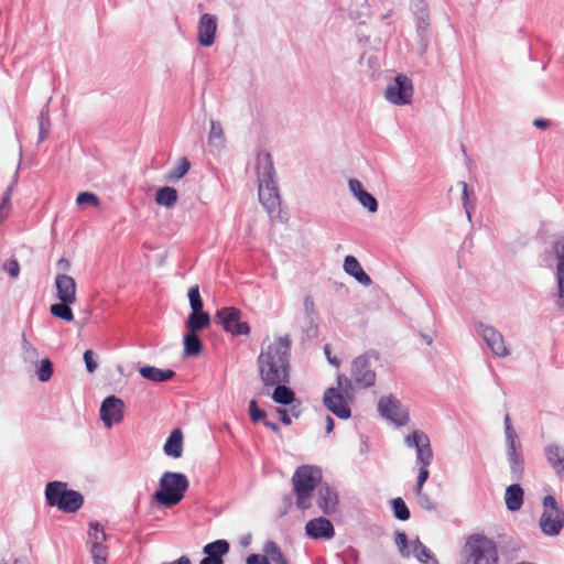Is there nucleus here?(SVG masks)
<instances>
[{
  "label": "nucleus",
  "instance_id": "47",
  "mask_svg": "<svg viewBox=\"0 0 564 564\" xmlns=\"http://www.w3.org/2000/svg\"><path fill=\"white\" fill-rule=\"evenodd\" d=\"M249 415L253 423L264 422L267 412L259 408L257 400L252 399L249 402Z\"/></svg>",
  "mask_w": 564,
  "mask_h": 564
},
{
  "label": "nucleus",
  "instance_id": "36",
  "mask_svg": "<svg viewBox=\"0 0 564 564\" xmlns=\"http://www.w3.org/2000/svg\"><path fill=\"white\" fill-rule=\"evenodd\" d=\"M229 547L230 545L228 541L219 539L214 542L207 543L204 546L203 552L206 556L223 560V556L229 552Z\"/></svg>",
  "mask_w": 564,
  "mask_h": 564
},
{
  "label": "nucleus",
  "instance_id": "1",
  "mask_svg": "<svg viewBox=\"0 0 564 564\" xmlns=\"http://www.w3.org/2000/svg\"><path fill=\"white\" fill-rule=\"evenodd\" d=\"M292 341L281 336L262 349L257 358L258 371L264 387L290 382V356Z\"/></svg>",
  "mask_w": 564,
  "mask_h": 564
},
{
  "label": "nucleus",
  "instance_id": "31",
  "mask_svg": "<svg viewBox=\"0 0 564 564\" xmlns=\"http://www.w3.org/2000/svg\"><path fill=\"white\" fill-rule=\"evenodd\" d=\"M263 555L274 564H290L288 557L282 552L279 544L273 540H268L263 545Z\"/></svg>",
  "mask_w": 564,
  "mask_h": 564
},
{
  "label": "nucleus",
  "instance_id": "49",
  "mask_svg": "<svg viewBox=\"0 0 564 564\" xmlns=\"http://www.w3.org/2000/svg\"><path fill=\"white\" fill-rule=\"evenodd\" d=\"M90 554L93 558H107L108 549L104 543L99 544V542H91Z\"/></svg>",
  "mask_w": 564,
  "mask_h": 564
},
{
  "label": "nucleus",
  "instance_id": "39",
  "mask_svg": "<svg viewBox=\"0 0 564 564\" xmlns=\"http://www.w3.org/2000/svg\"><path fill=\"white\" fill-rule=\"evenodd\" d=\"M391 508L393 516L400 521H406L411 517L410 509L405 505L404 500L400 497L391 500Z\"/></svg>",
  "mask_w": 564,
  "mask_h": 564
},
{
  "label": "nucleus",
  "instance_id": "11",
  "mask_svg": "<svg viewBox=\"0 0 564 564\" xmlns=\"http://www.w3.org/2000/svg\"><path fill=\"white\" fill-rule=\"evenodd\" d=\"M474 326L478 336L482 338L496 357L503 358L509 356L510 350L506 345L503 335L497 328L482 322H475Z\"/></svg>",
  "mask_w": 564,
  "mask_h": 564
},
{
  "label": "nucleus",
  "instance_id": "38",
  "mask_svg": "<svg viewBox=\"0 0 564 564\" xmlns=\"http://www.w3.org/2000/svg\"><path fill=\"white\" fill-rule=\"evenodd\" d=\"M54 372L53 362L48 358H43L36 364L35 375L41 382H47Z\"/></svg>",
  "mask_w": 564,
  "mask_h": 564
},
{
  "label": "nucleus",
  "instance_id": "51",
  "mask_svg": "<svg viewBox=\"0 0 564 564\" xmlns=\"http://www.w3.org/2000/svg\"><path fill=\"white\" fill-rule=\"evenodd\" d=\"M84 362L86 366V370L89 373H93L97 369L96 355L93 350L88 349L84 352Z\"/></svg>",
  "mask_w": 564,
  "mask_h": 564
},
{
  "label": "nucleus",
  "instance_id": "43",
  "mask_svg": "<svg viewBox=\"0 0 564 564\" xmlns=\"http://www.w3.org/2000/svg\"><path fill=\"white\" fill-rule=\"evenodd\" d=\"M76 203L80 207L93 206L98 207L100 204L99 197L91 192H80L77 195Z\"/></svg>",
  "mask_w": 564,
  "mask_h": 564
},
{
  "label": "nucleus",
  "instance_id": "9",
  "mask_svg": "<svg viewBox=\"0 0 564 564\" xmlns=\"http://www.w3.org/2000/svg\"><path fill=\"white\" fill-rule=\"evenodd\" d=\"M214 321L221 325L225 332L234 336L249 335L250 326L247 322L241 321V311L234 306H225L219 308Z\"/></svg>",
  "mask_w": 564,
  "mask_h": 564
},
{
  "label": "nucleus",
  "instance_id": "48",
  "mask_svg": "<svg viewBox=\"0 0 564 564\" xmlns=\"http://www.w3.org/2000/svg\"><path fill=\"white\" fill-rule=\"evenodd\" d=\"M191 167V162L186 158H181L177 164L169 172L167 176H185Z\"/></svg>",
  "mask_w": 564,
  "mask_h": 564
},
{
  "label": "nucleus",
  "instance_id": "55",
  "mask_svg": "<svg viewBox=\"0 0 564 564\" xmlns=\"http://www.w3.org/2000/svg\"><path fill=\"white\" fill-rule=\"evenodd\" d=\"M542 503H543L544 510L553 511L555 513H556V511H564L562 508L558 507L556 499L551 495L545 496L543 498Z\"/></svg>",
  "mask_w": 564,
  "mask_h": 564
},
{
  "label": "nucleus",
  "instance_id": "62",
  "mask_svg": "<svg viewBox=\"0 0 564 564\" xmlns=\"http://www.w3.org/2000/svg\"><path fill=\"white\" fill-rule=\"evenodd\" d=\"M304 310L307 314L314 313V301L311 296L304 299Z\"/></svg>",
  "mask_w": 564,
  "mask_h": 564
},
{
  "label": "nucleus",
  "instance_id": "28",
  "mask_svg": "<svg viewBox=\"0 0 564 564\" xmlns=\"http://www.w3.org/2000/svg\"><path fill=\"white\" fill-rule=\"evenodd\" d=\"M209 324L210 316L207 312H205L203 308L202 311L192 310L185 322V327L187 332L198 333L208 327Z\"/></svg>",
  "mask_w": 564,
  "mask_h": 564
},
{
  "label": "nucleus",
  "instance_id": "10",
  "mask_svg": "<svg viewBox=\"0 0 564 564\" xmlns=\"http://www.w3.org/2000/svg\"><path fill=\"white\" fill-rule=\"evenodd\" d=\"M258 196L270 217L280 213L281 196L276 178H258Z\"/></svg>",
  "mask_w": 564,
  "mask_h": 564
},
{
  "label": "nucleus",
  "instance_id": "30",
  "mask_svg": "<svg viewBox=\"0 0 564 564\" xmlns=\"http://www.w3.org/2000/svg\"><path fill=\"white\" fill-rule=\"evenodd\" d=\"M289 382L275 383L274 390L271 394L272 400L281 405H290L295 400L294 391L288 387Z\"/></svg>",
  "mask_w": 564,
  "mask_h": 564
},
{
  "label": "nucleus",
  "instance_id": "34",
  "mask_svg": "<svg viewBox=\"0 0 564 564\" xmlns=\"http://www.w3.org/2000/svg\"><path fill=\"white\" fill-rule=\"evenodd\" d=\"M184 356H197L203 350V343L197 333L187 332L183 337Z\"/></svg>",
  "mask_w": 564,
  "mask_h": 564
},
{
  "label": "nucleus",
  "instance_id": "27",
  "mask_svg": "<svg viewBox=\"0 0 564 564\" xmlns=\"http://www.w3.org/2000/svg\"><path fill=\"white\" fill-rule=\"evenodd\" d=\"M524 491L522 487L516 481L507 487L505 494V503L509 511H518L523 505Z\"/></svg>",
  "mask_w": 564,
  "mask_h": 564
},
{
  "label": "nucleus",
  "instance_id": "19",
  "mask_svg": "<svg viewBox=\"0 0 564 564\" xmlns=\"http://www.w3.org/2000/svg\"><path fill=\"white\" fill-rule=\"evenodd\" d=\"M553 248L557 259L556 281L558 300L556 301V306L564 314V238L557 240Z\"/></svg>",
  "mask_w": 564,
  "mask_h": 564
},
{
  "label": "nucleus",
  "instance_id": "52",
  "mask_svg": "<svg viewBox=\"0 0 564 564\" xmlns=\"http://www.w3.org/2000/svg\"><path fill=\"white\" fill-rule=\"evenodd\" d=\"M3 270L10 276L17 279L20 274V264L17 259H10L3 263Z\"/></svg>",
  "mask_w": 564,
  "mask_h": 564
},
{
  "label": "nucleus",
  "instance_id": "58",
  "mask_svg": "<svg viewBox=\"0 0 564 564\" xmlns=\"http://www.w3.org/2000/svg\"><path fill=\"white\" fill-rule=\"evenodd\" d=\"M39 357V351L35 347H33L32 349H29L26 352H23V358L25 361H36Z\"/></svg>",
  "mask_w": 564,
  "mask_h": 564
},
{
  "label": "nucleus",
  "instance_id": "13",
  "mask_svg": "<svg viewBox=\"0 0 564 564\" xmlns=\"http://www.w3.org/2000/svg\"><path fill=\"white\" fill-rule=\"evenodd\" d=\"M412 95V82L402 74L395 76L394 82L388 85L384 93L387 100L399 106L410 104Z\"/></svg>",
  "mask_w": 564,
  "mask_h": 564
},
{
  "label": "nucleus",
  "instance_id": "14",
  "mask_svg": "<svg viewBox=\"0 0 564 564\" xmlns=\"http://www.w3.org/2000/svg\"><path fill=\"white\" fill-rule=\"evenodd\" d=\"M99 412L105 426L111 427L122 422L124 417V402L116 395H108L101 402Z\"/></svg>",
  "mask_w": 564,
  "mask_h": 564
},
{
  "label": "nucleus",
  "instance_id": "33",
  "mask_svg": "<svg viewBox=\"0 0 564 564\" xmlns=\"http://www.w3.org/2000/svg\"><path fill=\"white\" fill-rule=\"evenodd\" d=\"M177 191L171 186L160 187L155 193V203L160 206L171 208L177 202Z\"/></svg>",
  "mask_w": 564,
  "mask_h": 564
},
{
  "label": "nucleus",
  "instance_id": "44",
  "mask_svg": "<svg viewBox=\"0 0 564 564\" xmlns=\"http://www.w3.org/2000/svg\"><path fill=\"white\" fill-rule=\"evenodd\" d=\"M394 543L399 550V553L402 557H410L411 552L409 550V540L404 532L397 531L394 535Z\"/></svg>",
  "mask_w": 564,
  "mask_h": 564
},
{
  "label": "nucleus",
  "instance_id": "54",
  "mask_svg": "<svg viewBox=\"0 0 564 564\" xmlns=\"http://www.w3.org/2000/svg\"><path fill=\"white\" fill-rule=\"evenodd\" d=\"M416 25L420 33L427 31L430 25L429 11L416 15Z\"/></svg>",
  "mask_w": 564,
  "mask_h": 564
},
{
  "label": "nucleus",
  "instance_id": "21",
  "mask_svg": "<svg viewBox=\"0 0 564 564\" xmlns=\"http://www.w3.org/2000/svg\"><path fill=\"white\" fill-rule=\"evenodd\" d=\"M56 297L65 301H76V281L65 273L55 276Z\"/></svg>",
  "mask_w": 564,
  "mask_h": 564
},
{
  "label": "nucleus",
  "instance_id": "6",
  "mask_svg": "<svg viewBox=\"0 0 564 564\" xmlns=\"http://www.w3.org/2000/svg\"><path fill=\"white\" fill-rule=\"evenodd\" d=\"M405 445L408 447L415 448L416 462L421 464L416 485L414 488V492L420 494L430 476L427 467L432 464L433 460V452L431 448L430 438L423 431L415 430L405 437Z\"/></svg>",
  "mask_w": 564,
  "mask_h": 564
},
{
  "label": "nucleus",
  "instance_id": "41",
  "mask_svg": "<svg viewBox=\"0 0 564 564\" xmlns=\"http://www.w3.org/2000/svg\"><path fill=\"white\" fill-rule=\"evenodd\" d=\"M15 185V181H13L3 192L1 202H0V221L4 220L11 210V197L13 187Z\"/></svg>",
  "mask_w": 564,
  "mask_h": 564
},
{
  "label": "nucleus",
  "instance_id": "56",
  "mask_svg": "<svg viewBox=\"0 0 564 564\" xmlns=\"http://www.w3.org/2000/svg\"><path fill=\"white\" fill-rule=\"evenodd\" d=\"M410 8L415 15L427 11L424 0H410Z\"/></svg>",
  "mask_w": 564,
  "mask_h": 564
},
{
  "label": "nucleus",
  "instance_id": "4",
  "mask_svg": "<svg viewBox=\"0 0 564 564\" xmlns=\"http://www.w3.org/2000/svg\"><path fill=\"white\" fill-rule=\"evenodd\" d=\"M337 387H330L325 390L323 403L338 419L347 420L351 416L349 401L352 399L351 380L345 375H338L336 378Z\"/></svg>",
  "mask_w": 564,
  "mask_h": 564
},
{
  "label": "nucleus",
  "instance_id": "46",
  "mask_svg": "<svg viewBox=\"0 0 564 564\" xmlns=\"http://www.w3.org/2000/svg\"><path fill=\"white\" fill-rule=\"evenodd\" d=\"M88 535L91 539V542H99V544H102L107 538L102 525L97 521L89 523Z\"/></svg>",
  "mask_w": 564,
  "mask_h": 564
},
{
  "label": "nucleus",
  "instance_id": "40",
  "mask_svg": "<svg viewBox=\"0 0 564 564\" xmlns=\"http://www.w3.org/2000/svg\"><path fill=\"white\" fill-rule=\"evenodd\" d=\"M51 129V120L48 109L45 107L40 111L39 115V142L44 141Z\"/></svg>",
  "mask_w": 564,
  "mask_h": 564
},
{
  "label": "nucleus",
  "instance_id": "26",
  "mask_svg": "<svg viewBox=\"0 0 564 564\" xmlns=\"http://www.w3.org/2000/svg\"><path fill=\"white\" fill-rule=\"evenodd\" d=\"M163 452L172 458H180L183 453V433L180 429H174L170 433L163 446Z\"/></svg>",
  "mask_w": 564,
  "mask_h": 564
},
{
  "label": "nucleus",
  "instance_id": "37",
  "mask_svg": "<svg viewBox=\"0 0 564 564\" xmlns=\"http://www.w3.org/2000/svg\"><path fill=\"white\" fill-rule=\"evenodd\" d=\"M458 185L462 187V199H463V206L465 208L466 215L468 219H471V212L474 210V200H475V193L473 188H469V186L466 184V182L460 181Z\"/></svg>",
  "mask_w": 564,
  "mask_h": 564
},
{
  "label": "nucleus",
  "instance_id": "12",
  "mask_svg": "<svg viewBox=\"0 0 564 564\" xmlns=\"http://www.w3.org/2000/svg\"><path fill=\"white\" fill-rule=\"evenodd\" d=\"M378 412L381 417L397 426H404L409 422V414L401 402L392 394L381 397L378 402Z\"/></svg>",
  "mask_w": 564,
  "mask_h": 564
},
{
  "label": "nucleus",
  "instance_id": "17",
  "mask_svg": "<svg viewBox=\"0 0 564 564\" xmlns=\"http://www.w3.org/2000/svg\"><path fill=\"white\" fill-rule=\"evenodd\" d=\"M217 31V18L209 13L200 15L197 26V40L202 46H212Z\"/></svg>",
  "mask_w": 564,
  "mask_h": 564
},
{
  "label": "nucleus",
  "instance_id": "42",
  "mask_svg": "<svg viewBox=\"0 0 564 564\" xmlns=\"http://www.w3.org/2000/svg\"><path fill=\"white\" fill-rule=\"evenodd\" d=\"M545 455L553 468L560 467L564 460L562 449L555 444H550L545 447Z\"/></svg>",
  "mask_w": 564,
  "mask_h": 564
},
{
  "label": "nucleus",
  "instance_id": "15",
  "mask_svg": "<svg viewBox=\"0 0 564 564\" xmlns=\"http://www.w3.org/2000/svg\"><path fill=\"white\" fill-rule=\"evenodd\" d=\"M506 456L510 467V476L520 481L524 475V455L520 441L506 443Z\"/></svg>",
  "mask_w": 564,
  "mask_h": 564
},
{
  "label": "nucleus",
  "instance_id": "25",
  "mask_svg": "<svg viewBox=\"0 0 564 564\" xmlns=\"http://www.w3.org/2000/svg\"><path fill=\"white\" fill-rule=\"evenodd\" d=\"M344 270L347 274L354 276L364 286H369L372 283L369 274L365 272L359 261L354 256L345 257Z\"/></svg>",
  "mask_w": 564,
  "mask_h": 564
},
{
  "label": "nucleus",
  "instance_id": "3",
  "mask_svg": "<svg viewBox=\"0 0 564 564\" xmlns=\"http://www.w3.org/2000/svg\"><path fill=\"white\" fill-rule=\"evenodd\" d=\"M189 487V481L183 473L165 471L159 481V489L153 494V500L162 507L171 508L178 505Z\"/></svg>",
  "mask_w": 564,
  "mask_h": 564
},
{
  "label": "nucleus",
  "instance_id": "29",
  "mask_svg": "<svg viewBox=\"0 0 564 564\" xmlns=\"http://www.w3.org/2000/svg\"><path fill=\"white\" fill-rule=\"evenodd\" d=\"M210 128L208 131V144L215 148L217 151H221L226 145V137L223 126L219 121L212 119L209 121Z\"/></svg>",
  "mask_w": 564,
  "mask_h": 564
},
{
  "label": "nucleus",
  "instance_id": "7",
  "mask_svg": "<svg viewBox=\"0 0 564 564\" xmlns=\"http://www.w3.org/2000/svg\"><path fill=\"white\" fill-rule=\"evenodd\" d=\"M379 361V354L376 350H369L361 356L356 357L351 362L349 380L351 386L359 389L370 388L376 381V371L373 362Z\"/></svg>",
  "mask_w": 564,
  "mask_h": 564
},
{
  "label": "nucleus",
  "instance_id": "63",
  "mask_svg": "<svg viewBox=\"0 0 564 564\" xmlns=\"http://www.w3.org/2000/svg\"><path fill=\"white\" fill-rule=\"evenodd\" d=\"M199 564H224V560L205 556L200 560Z\"/></svg>",
  "mask_w": 564,
  "mask_h": 564
},
{
  "label": "nucleus",
  "instance_id": "22",
  "mask_svg": "<svg viewBox=\"0 0 564 564\" xmlns=\"http://www.w3.org/2000/svg\"><path fill=\"white\" fill-rule=\"evenodd\" d=\"M349 189L358 202L369 212L378 210V202L372 194L366 191L358 178H349Z\"/></svg>",
  "mask_w": 564,
  "mask_h": 564
},
{
  "label": "nucleus",
  "instance_id": "32",
  "mask_svg": "<svg viewBox=\"0 0 564 564\" xmlns=\"http://www.w3.org/2000/svg\"><path fill=\"white\" fill-rule=\"evenodd\" d=\"M413 555L423 564H440L432 551L419 538L412 542Z\"/></svg>",
  "mask_w": 564,
  "mask_h": 564
},
{
  "label": "nucleus",
  "instance_id": "23",
  "mask_svg": "<svg viewBox=\"0 0 564 564\" xmlns=\"http://www.w3.org/2000/svg\"><path fill=\"white\" fill-rule=\"evenodd\" d=\"M248 169L252 170L256 176H274L272 156L265 151L258 152Z\"/></svg>",
  "mask_w": 564,
  "mask_h": 564
},
{
  "label": "nucleus",
  "instance_id": "64",
  "mask_svg": "<svg viewBox=\"0 0 564 564\" xmlns=\"http://www.w3.org/2000/svg\"><path fill=\"white\" fill-rule=\"evenodd\" d=\"M533 126L536 128L545 129L550 126V121L546 119H535Z\"/></svg>",
  "mask_w": 564,
  "mask_h": 564
},
{
  "label": "nucleus",
  "instance_id": "61",
  "mask_svg": "<svg viewBox=\"0 0 564 564\" xmlns=\"http://www.w3.org/2000/svg\"><path fill=\"white\" fill-rule=\"evenodd\" d=\"M56 265L61 271L66 272L70 269V261L63 257L58 259Z\"/></svg>",
  "mask_w": 564,
  "mask_h": 564
},
{
  "label": "nucleus",
  "instance_id": "60",
  "mask_svg": "<svg viewBox=\"0 0 564 564\" xmlns=\"http://www.w3.org/2000/svg\"><path fill=\"white\" fill-rule=\"evenodd\" d=\"M324 352L329 364L334 366H339V360L336 357H332L330 346L328 344L324 346Z\"/></svg>",
  "mask_w": 564,
  "mask_h": 564
},
{
  "label": "nucleus",
  "instance_id": "2",
  "mask_svg": "<svg viewBox=\"0 0 564 564\" xmlns=\"http://www.w3.org/2000/svg\"><path fill=\"white\" fill-rule=\"evenodd\" d=\"M322 469L314 465L299 466L292 476L296 507L304 511L312 507L314 491L322 484Z\"/></svg>",
  "mask_w": 564,
  "mask_h": 564
},
{
  "label": "nucleus",
  "instance_id": "16",
  "mask_svg": "<svg viewBox=\"0 0 564 564\" xmlns=\"http://www.w3.org/2000/svg\"><path fill=\"white\" fill-rule=\"evenodd\" d=\"M305 533L313 540H330L335 536V529L328 519L319 517L306 522Z\"/></svg>",
  "mask_w": 564,
  "mask_h": 564
},
{
  "label": "nucleus",
  "instance_id": "59",
  "mask_svg": "<svg viewBox=\"0 0 564 564\" xmlns=\"http://www.w3.org/2000/svg\"><path fill=\"white\" fill-rule=\"evenodd\" d=\"M276 412L280 414V420L282 424L290 425L292 423L291 416L288 414V411L282 408H278Z\"/></svg>",
  "mask_w": 564,
  "mask_h": 564
},
{
  "label": "nucleus",
  "instance_id": "57",
  "mask_svg": "<svg viewBox=\"0 0 564 564\" xmlns=\"http://www.w3.org/2000/svg\"><path fill=\"white\" fill-rule=\"evenodd\" d=\"M246 564H272L270 560L262 554H250L246 558Z\"/></svg>",
  "mask_w": 564,
  "mask_h": 564
},
{
  "label": "nucleus",
  "instance_id": "45",
  "mask_svg": "<svg viewBox=\"0 0 564 564\" xmlns=\"http://www.w3.org/2000/svg\"><path fill=\"white\" fill-rule=\"evenodd\" d=\"M187 296L191 308L193 311H202V308L204 307V302L202 300L198 285H193L192 288H189Z\"/></svg>",
  "mask_w": 564,
  "mask_h": 564
},
{
  "label": "nucleus",
  "instance_id": "24",
  "mask_svg": "<svg viewBox=\"0 0 564 564\" xmlns=\"http://www.w3.org/2000/svg\"><path fill=\"white\" fill-rule=\"evenodd\" d=\"M139 373L142 378L155 383L170 381L176 376L172 369H160L149 365L140 367Z\"/></svg>",
  "mask_w": 564,
  "mask_h": 564
},
{
  "label": "nucleus",
  "instance_id": "5",
  "mask_svg": "<svg viewBox=\"0 0 564 564\" xmlns=\"http://www.w3.org/2000/svg\"><path fill=\"white\" fill-rule=\"evenodd\" d=\"M45 500L50 507H56L66 513L78 511L84 503V497L79 491L68 489L66 482L58 480L46 484Z\"/></svg>",
  "mask_w": 564,
  "mask_h": 564
},
{
  "label": "nucleus",
  "instance_id": "20",
  "mask_svg": "<svg viewBox=\"0 0 564 564\" xmlns=\"http://www.w3.org/2000/svg\"><path fill=\"white\" fill-rule=\"evenodd\" d=\"M317 506L321 511L330 516L337 511L338 495L337 491L332 488L327 482L321 484L318 487Z\"/></svg>",
  "mask_w": 564,
  "mask_h": 564
},
{
  "label": "nucleus",
  "instance_id": "18",
  "mask_svg": "<svg viewBox=\"0 0 564 564\" xmlns=\"http://www.w3.org/2000/svg\"><path fill=\"white\" fill-rule=\"evenodd\" d=\"M539 527L545 535H558L564 528V511H556L555 513L543 510L539 520Z\"/></svg>",
  "mask_w": 564,
  "mask_h": 564
},
{
  "label": "nucleus",
  "instance_id": "50",
  "mask_svg": "<svg viewBox=\"0 0 564 564\" xmlns=\"http://www.w3.org/2000/svg\"><path fill=\"white\" fill-rule=\"evenodd\" d=\"M503 423H505L506 443L519 441V437L512 427L509 414L505 415Z\"/></svg>",
  "mask_w": 564,
  "mask_h": 564
},
{
  "label": "nucleus",
  "instance_id": "8",
  "mask_svg": "<svg viewBox=\"0 0 564 564\" xmlns=\"http://www.w3.org/2000/svg\"><path fill=\"white\" fill-rule=\"evenodd\" d=\"M467 562L471 564H498L495 542L485 535L474 534L466 542Z\"/></svg>",
  "mask_w": 564,
  "mask_h": 564
},
{
  "label": "nucleus",
  "instance_id": "35",
  "mask_svg": "<svg viewBox=\"0 0 564 564\" xmlns=\"http://www.w3.org/2000/svg\"><path fill=\"white\" fill-rule=\"evenodd\" d=\"M76 301H65L59 300L58 303H54L50 307V313L57 318H61L65 322H72L74 319V313L70 308V305Z\"/></svg>",
  "mask_w": 564,
  "mask_h": 564
},
{
  "label": "nucleus",
  "instance_id": "53",
  "mask_svg": "<svg viewBox=\"0 0 564 564\" xmlns=\"http://www.w3.org/2000/svg\"><path fill=\"white\" fill-rule=\"evenodd\" d=\"M417 496V499H419V505L424 509V510H427V511H434L435 510V503L431 500V498L425 494L423 492V489H421V492L420 494H415Z\"/></svg>",
  "mask_w": 564,
  "mask_h": 564
}]
</instances>
